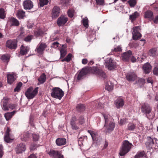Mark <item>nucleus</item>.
<instances>
[{"label":"nucleus","instance_id":"774afa93","mask_svg":"<svg viewBox=\"0 0 158 158\" xmlns=\"http://www.w3.org/2000/svg\"><path fill=\"white\" fill-rule=\"evenodd\" d=\"M28 158H37L36 156L34 154L30 155Z\"/></svg>","mask_w":158,"mask_h":158},{"label":"nucleus","instance_id":"4be33fe9","mask_svg":"<svg viewBox=\"0 0 158 158\" xmlns=\"http://www.w3.org/2000/svg\"><path fill=\"white\" fill-rule=\"evenodd\" d=\"M8 100L9 98H8L5 97L4 98L2 101V103L3 106V109L4 110L8 111L9 110V108L7 106Z\"/></svg>","mask_w":158,"mask_h":158},{"label":"nucleus","instance_id":"f3484780","mask_svg":"<svg viewBox=\"0 0 158 158\" xmlns=\"http://www.w3.org/2000/svg\"><path fill=\"white\" fill-rule=\"evenodd\" d=\"M115 104L116 106L119 108L124 105V101L122 98L119 97L115 100Z\"/></svg>","mask_w":158,"mask_h":158},{"label":"nucleus","instance_id":"b1692460","mask_svg":"<svg viewBox=\"0 0 158 158\" xmlns=\"http://www.w3.org/2000/svg\"><path fill=\"white\" fill-rule=\"evenodd\" d=\"M7 82L9 84H12L16 79L14 75L12 74H8L7 75Z\"/></svg>","mask_w":158,"mask_h":158},{"label":"nucleus","instance_id":"bf43d9fd","mask_svg":"<svg viewBox=\"0 0 158 158\" xmlns=\"http://www.w3.org/2000/svg\"><path fill=\"white\" fill-rule=\"evenodd\" d=\"M67 14L69 17L72 18L73 16V11L71 10H69L67 12Z\"/></svg>","mask_w":158,"mask_h":158},{"label":"nucleus","instance_id":"a18cd8bd","mask_svg":"<svg viewBox=\"0 0 158 158\" xmlns=\"http://www.w3.org/2000/svg\"><path fill=\"white\" fill-rule=\"evenodd\" d=\"M145 83V80L144 79L139 78L137 83L140 86H142Z\"/></svg>","mask_w":158,"mask_h":158},{"label":"nucleus","instance_id":"393cba45","mask_svg":"<svg viewBox=\"0 0 158 158\" xmlns=\"http://www.w3.org/2000/svg\"><path fill=\"white\" fill-rule=\"evenodd\" d=\"M10 23L11 25L18 26L19 25V21L14 18H11L8 21Z\"/></svg>","mask_w":158,"mask_h":158},{"label":"nucleus","instance_id":"7c9ffc66","mask_svg":"<svg viewBox=\"0 0 158 158\" xmlns=\"http://www.w3.org/2000/svg\"><path fill=\"white\" fill-rule=\"evenodd\" d=\"M58 151H55L54 150H51L48 152L49 155L53 158H56L60 153Z\"/></svg>","mask_w":158,"mask_h":158},{"label":"nucleus","instance_id":"5701e85b","mask_svg":"<svg viewBox=\"0 0 158 158\" xmlns=\"http://www.w3.org/2000/svg\"><path fill=\"white\" fill-rule=\"evenodd\" d=\"M66 143V140L65 138H57L56 141V143L58 146H60L65 145Z\"/></svg>","mask_w":158,"mask_h":158},{"label":"nucleus","instance_id":"f8f14e48","mask_svg":"<svg viewBox=\"0 0 158 158\" xmlns=\"http://www.w3.org/2000/svg\"><path fill=\"white\" fill-rule=\"evenodd\" d=\"M26 149V146L23 143L18 144L15 148V150L17 153H21L24 152Z\"/></svg>","mask_w":158,"mask_h":158},{"label":"nucleus","instance_id":"338daca9","mask_svg":"<svg viewBox=\"0 0 158 158\" xmlns=\"http://www.w3.org/2000/svg\"><path fill=\"white\" fill-rule=\"evenodd\" d=\"M88 62V60L86 59H83L82 60V63L83 64H85Z\"/></svg>","mask_w":158,"mask_h":158},{"label":"nucleus","instance_id":"864d4df0","mask_svg":"<svg viewBox=\"0 0 158 158\" xmlns=\"http://www.w3.org/2000/svg\"><path fill=\"white\" fill-rule=\"evenodd\" d=\"M61 57L63 58L67 54V51L64 48L61 49L60 50Z\"/></svg>","mask_w":158,"mask_h":158},{"label":"nucleus","instance_id":"37998d69","mask_svg":"<svg viewBox=\"0 0 158 158\" xmlns=\"http://www.w3.org/2000/svg\"><path fill=\"white\" fill-rule=\"evenodd\" d=\"M39 1L40 7H43L47 5L48 2V0H39Z\"/></svg>","mask_w":158,"mask_h":158},{"label":"nucleus","instance_id":"20e7f679","mask_svg":"<svg viewBox=\"0 0 158 158\" xmlns=\"http://www.w3.org/2000/svg\"><path fill=\"white\" fill-rule=\"evenodd\" d=\"M88 71L90 73L97 75L101 77L104 78L106 77L105 73L96 67H89L88 69Z\"/></svg>","mask_w":158,"mask_h":158},{"label":"nucleus","instance_id":"0eeeda50","mask_svg":"<svg viewBox=\"0 0 158 158\" xmlns=\"http://www.w3.org/2000/svg\"><path fill=\"white\" fill-rule=\"evenodd\" d=\"M11 131L10 128L7 127L4 136V140L6 142L8 143L11 142L14 139V135L10 133Z\"/></svg>","mask_w":158,"mask_h":158},{"label":"nucleus","instance_id":"f03ea898","mask_svg":"<svg viewBox=\"0 0 158 158\" xmlns=\"http://www.w3.org/2000/svg\"><path fill=\"white\" fill-rule=\"evenodd\" d=\"M142 112L145 114L148 118L152 119L155 116V114L152 110L150 106L148 104L144 103L142 106L141 108Z\"/></svg>","mask_w":158,"mask_h":158},{"label":"nucleus","instance_id":"a211bd4d","mask_svg":"<svg viewBox=\"0 0 158 158\" xmlns=\"http://www.w3.org/2000/svg\"><path fill=\"white\" fill-rule=\"evenodd\" d=\"M29 50V48L28 47L24 46L23 45H22L20 47V51L19 56L20 55L23 56L26 55L27 53Z\"/></svg>","mask_w":158,"mask_h":158},{"label":"nucleus","instance_id":"3c124183","mask_svg":"<svg viewBox=\"0 0 158 158\" xmlns=\"http://www.w3.org/2000/svg\"><path fill=\"white\" fill-rule=\"evenodd\" d=\"M22 85V83L20 82L17 85V86L14 89L15 92H18L20 90V88Z\"/></svg>","mask_w":158,"mask_h":158},{"label":"nucleus","instance_id":"412c9836","mask_svg":"<svg viewBox=\"0 0 158 158\" xmlns=\"http://www.w3.org/2000/svg\"><path fill=\"white\" fill-rule=\"evenodd\" d=\"M77 120V118L75 117H73L70 122V124L72 129L73 130H77L79 129V127L77 126L76 124V122Z\"/></svg>","mask_w":158,"mask_h":158},{"label":"nucleus","instance_id":"09e8293b","mask_svg":"<svg viewBox=\"0 0 158 158\" xmlns=\"http://www.w3.org/2000/svg\"><path fill=\"white\" fill-rule=\"evenodd\" d=\"M82 23L84 26L87 28L89 26L88 20L87 19L84 18L82 20Z\"/></svg>","mask_w":158,"mask_h":158},{"label":"nucleus","instance_id":"9d476101","mask_svg":"<svg viewBox=\"0 0 158 158\" xmlns=\"http://www.w3.org/2000/svg\"><path fill=\"white\" fill-rule=\"evenodd\" d=\"M47 47V45L46 43L40 42L37 46L35 51L39 54H42L45 49Z\"/></svg>","mask_w":158,"mask_h":158},{"label":"nucleus","instance_id":"c03bdc74","mask_svg":"<svg viewBox=\"0 0 158 158\" xmlns=\"http://www.w3.org/2000/svg\"><path fill=\"white\" fill-rule=\"evenodd\" d=\"M5 18V10L4 9L1 8L0 9V18L3 19Z\"/></svg>","mask_w":158,"mask_h":158},{"label":"nucleus","instance_id":"a878e982","mask_svg":"<svg viewBox=\"0 0 158 158\" xmlns=\"http://www.w3.org/2000/svg\"><path fill=\"white\" fill-rule=\"evenodd\" d=\"M46 75L44 73H43L38 78L39 82L38 84V85H39V84H43L46 81Z\"/></svg>","mask_w":158,"mask_h":158},{"label":"nucleus","instance_id":"c9c22d12","mask_svg":"<svg viewBox=\"0 0 158 158\" xmlns=\"http://www.w3.org/2000/svg\"><path fill=\"white\" fill-rule=\"evenodd\" d=\"M147 138L149 143V146L151 147L156 142V141L157 140L156 138H154L153 139L150 137H148Z\"/></svg>","mask_w":158,"mask_h":158},{"label":"nucleus","instance_id":"aec40b11","mask_svg":"<svg viewBox=\"0 0 158 158\" xmlns=\"http://www.w3.org/2000/svg\"><path fill=\"white\" fill-rule=\"evenodd\" d=\"M137 77L136 74L134 72H131L128 73L126 76L127 80L130 81H134Z\"/></svg>","mask_w":158,"mask_h":158},{"label":"nucleus","instance_id":"1a4fd4ad","mask_svg":"<svg viewBox=\"0 0 158 158\" xmlns=\"http://www.w3.org/2000/svg\"><path fill=\"white\" fill-rule=\"evenodd\" d=\"M17 41L16 40H8L6 43V47L11 49H15L17 47Z\"/></svg>","mask_w":158,"mask_h":158},{"label":"nucleus","instance_id":"c85d7f7f","mask_svg":"<svg viewBox=\"0 0 158 158\" xmlns=\"http://www.w3.org/2000/svg\"><path fill=\"white\" fill-rule=\"evenodd\" d=\"M17 17L19 19H23L25 17V12L22 10H19L17 11Z\"/></svg>","mask_w":158,"mask_h":158},{"label":"nucleus","instance_id":"bb28decb","mask_svg":"<svg viewBox=\"0 0 158 158\" xmlns=\"http://www.w3.org/2000/svg\"><path fill=\"white\" fill-rule=\"evenodd\" d=\"M88 132L90 134L94 141H96L97 139L98 135L97 133L94 131L88 130Z\"/></svg>","mask_w":158,"mask_h":158},{"label":"nucleus","instance_id":"cd10ccee","mask_svg":"<svg viewBox=\"0 0 158 158\" xmlns=\"http://www.w3.org/2000/svg\"><path fill=\"white\" fill-rule=\"evenodd\" d=\"M114 86L113 84L109 81L106 84L105 89L109 91H111L113 90Z\"/></svg>","mask_w":158,"mask_h":158},{"label":"nucleus","instance_id":"49530a36","mask_svg":"<svg viewBox=\"0 0 158 158\" xmlns=\"http://www.w3.org/2000/svg\"><path fill=\"white\" fill-rule=\"evenodd\" d=\"M156 49L153 48L150 50L149 51V54L151 56H154L156 55Z\"/></svg>","mask_w":158,"mask_h":158},{"label":"nucleus","instance_id":"2f4dec72","mask_svg":"<svg viewBox=\"0 0 158 158\" xmlns=\"http://www.w3.org/2000/svg\"><path fill=\"white\" fill-rule=\"evenodd\" d=\"M29 137V134L28 132H24L21 135V139L23 141L27 140Z\"/></svg>","mask_w":158,"mask_h":158},{"label":"nucleus","instance_id":"e2e57ef3","mask_svg":"<svg viewBox=\"0 0 158 158\" xmlns=\"http://www.w3.org/2000/svg\"><path fill=\"white\" fill-rule=\"evenodd\" d=\"M59 43L57 42H55L53 43L51 45L52 48H56L58 47Z\"/></svg>","mask_w":158,"mask_h":158},{"label":"nucleus","instance_id":"9b49d317","mask_svg":"<svg viewBox=\"0 0 158 158\" xmlns=\"http://www.w3.org/2000/svg\"><path fill=\"white\" fill-rule=\"evenodd\" d=\"M105 63L106 66L110 70L114 68L116 66L115 62L111 58L107 59Z\"/></svg>","mask_w":158,"mask_h":158},{"label":"nucleus","instance_id":"f257e3e1","mask_svg":"<svg viewBox=\"0 0 158 158\" xmlns=\"http://www.w3.org/2000/svg\"><path fill=\"white\" fill-rule=\"evenodd\" d=\"M132 146V144L128 140L123 141L119 149V156H122L126 155L130 151Z\"/></svg>","mask_w":158,"mask_h":158},{"label":"nucleus","instance_id":"dca6fc26","mask_svg":"<svg viewBox=\"0 0 158 158\" xmlns=\"http://www.w3.org/2000/svg\"><path fill=\"white\" fill-rule=\"evenodd\" d=\"M24 8L25 9L30 10L32 8L33 6V2L30 0L25 1L23 3Z\"/></svg>","mask_w":158,"mask_h":158},{"label":"nucleus","instance_id":"6e6d98bb","mask_svg":"<svg viewBox=\"0 0 158 158\" xmlns=\"http://www.w3.org/2000/svg\"><path fill=\"white\" fill-rule=\"evenodd\" d=\"M112 51L118 52H120L122 51L121 47L120 46H117L114 49L112 50Z\"/></svg>","mask_w":158,"mask_h":158},{"label":"nucleus","instance_id":"4468645a","mask_svg":"<svg viewBox=\"0 0 158 158\" xmlns=\"http://www.w3.org/2000/svg\"><path fill=\"white\" fill-rule=\"evenodd\" d=\"M132 55V52L131 51L129 50L122 54V59L123 61H127L129 60L130 58Z\"/></svg>","mask_w":158,"mask_h":158},{"label":"nucleus","instance_id":"680f3d73","mask_svg":"<svg viewBox=\"0 0 158 158\" xmlns=\"http://www.w3.org/2000/svg\"><path fill=\"white\" fill-rule=\"evenodd\" d=\"M16 105L15 104H12V103L10 104L9 105L8 108H9L10 109L13 110L15 108V107H16Z\"/></svg>","mask_w":158,"mask_h":158},{"label":"nucleus","instance_id":"473e14b6","mask_svg":"<svg viewBox=\"0 0 158 158\" xmlns=\"http://www.w3.org/2000/svg\"><path fill=\"white\" fill-rule=\"evenodd\" d=\"M147 155L143 151L139 152L135 156L134 158H143V157H146Z\"/></svg>","mask_w":158,"mask_h":158},{"label":"nucleus","instance_id":"0e129e2a","mask_svg":"<svg viewBox=\"0 0 158 158\" xmlns=\"http://www.w3.org/2000/svg\"><path fill=\"white\" fill-rule=\"evenodd\" d=\"M61 3L63 5L67 6L69 3V0H62Z\"/></svg>","mask_w":158,"mask_h":158},{"label":"nucleus","instance_id":"8fccbe9b","mask_svg":"<svg viewBox=\"0 0 158 158\" xmlns=\"http://www.w3.org/2000/svg\"><path fill=\"white\" fill-rule=\"evenodd\" d=\"M128 3L129 4L131 7H134L136 3L135 0H129L128 1Z\"/></svg>","mask_w":158,"mask_h":158},{"label":"nucleus","instance_id":"ea45409f","mask_svg":"<svg viewBox=\"0 0 158 158\" xmlns=\"http://www.w3.org/2000/svg\"><path fill=\"white\" fill-rule=\"evenodd\" d=\"M44 34V32L41 29L37 30L34 32L35 35L36 37L42 36Z\"/></svg>","mask_w":158,"mask_h":158},{"label":"nucleus","instance_id":"ddd939ff","mask_svg":"<svg viewBox=\"0 0 158 158\" xmlns=\"http://www.w3.org/2000/svg\"><path fill=\"white\" fill-rule=\"evenodd\" d=\"M60 11V8L57 6H55L52 9V19H55L59 15Z\"/></svg>","mask_w":158,"mask_h":158},{"label":"nucleus","instance_id":"69168bd1","mask_svg":"<svg viewBox=\"0 0 158 158\" xmlns=\"http://www.w3.org/2000/svg\"><path fill=\"white\" fill-rule=\"evenodd\" d=\"M147 81L148 83H151L152 84L153 83V81L152 79V78L151 77H148L147 79Z\"/></svg>","mask_w":158,"mask_h":158},{"label":"nucleus","instance_id":"a19ab883","mask_svg":"<svg viewBox=\"0 0 158 158\" xmlns=\"http://www.w3.org/2000/svg\"><path fill=\"white\" fill-rule=\"evenodd\" d=\"M72 55L71 53H69L68 55L65 57L62 60H61L62 62L66 61L69 62L70 61L71 59Z\"/></svg>","mask_w":158,"mask_h":158},{"label":"nucleus","instance_id":"6ab92c4d","mask_svg":"<svg viewBox=\"0 0 158 158\" xmlns=\"http://www.w3.org/2000/svg\"><path fill=\"white\" fill-rule=\"evenodd\" d=\"M144 72L146 74L148 73L151 71L152 67L151 65L148 63L144 64L142 67Z\"/></svg>","mask_w":158,"mask_h":158},{"label":"nucleus","instance_id":"7ed1b4c3","mask_svg":"<svg viewBox=\"0 0 158 158\" xmlns=\"http://www.w3.org/2000/svg\"><path fill=\"white\" fill-rule=\"evenodd\" d=\"M64 95V92L59 88L55 87L51 89V95L54 98L60 100Z\"/></svg>","mask_w":158,"mask_h":158},{"label":"nucleus","instance_id":"4c0bfd02","mask_svg":"<svg viewBox=\"0 0 158 158\" xmlns=\"http://www.w3.org/2000/svg\"><path fill=\"white\" fill-rule=\"evenodd\" d=\"M76 109L78 111H83L85 110V107L83 104H79L77 106Z\"/></svg>","mask_w":158,"mask_h":158},{"label":"nucleus","instance_id":"4d7b16f0","mask_svg":"<svg viewBox=\"0 0 158 158\" xmlns=\"http://www.w3.org/2000/svg\"><path fill=\"white\" fill-rule=\"evenodd\" d=\"M104 0H95L96 4L98 5H104Z\"/></svg>","mask_w":158,"mask_h":158},{"label":"nucleus","instance_id":"603ef678","mask_svg":"<svg viewBox=\"0 0 158 158\" xmlns=\"http://www.w3.org/2000/svg\"><path fill=\"white\" fill-rule=\"evenodd\" d=\"M153 73L154 75H158V65L156 64L155 65V67L153 70Z\"/></svg>","mask_w":158,"mask_h":158},{"label":"nucleus","instance_id":"f704fd0d","mask_svg":"<svg viewBox=\"0 0 158 158\" xmlns=\"http://www.w3.org/2000/svg\"><path fill=\"white\" fill-rule=\"evenodd\" d=\"M139 16V13L137 11H135L130 15V19L132 22H133Z\"/></svg>","mask_w":158,"mask_h":158},{"label":"nucleus","instance_id":"e433bc0d","mask_svg":"<svg viewBox=\"0 0 158 158\" xmlns=\"http://www.w3.org/2000/svg\"><path fill=\"white\" fill-rule=\"evenodd\" d=\"M86 74L85 69H82L78 73L77 79L78 80H81L82 77Z\"/></svg>","mask_w":158,"mask_h":158},{"label":"nucleus","instance_id":"5fc2aeb1","mask_svg":"<svg viewBox=\"0 0 158 158\" xmlns=\"http://www.w3.org/2000/svg\"><path fill=\"white\" fill-rule=\"evenodd\" d=\"M32 136L33 141H36L38 140L39 138V135L37 134H32Z\"/></svg>","mask_w":158,"mask_h":158},{"label":"nucleus","instance_id":"423d86ee","mask_svg":"<svg viewBox=\"0 0 158 158\" xmlns=\"http://www.w3.org/2000/svg\"><path fill=\"white\" fill-rule=\"evenodd\" d=\"M38 87L35 88L33 90V88L31 87L28 88L25 92L26 96L28 99H32L38 93Z\"/></svg>","mask_w":158,"mask_h":158},{"label":"nucleus","instance_id":"58836bf2","mask_svg":"<svg viewBox=\"0 0 158 158\" xmlns=\"http://www.w3.org/2000/svg\"><path fill=\"white\" fill-rule=\"evenodd\" d=\"M136 125L132 123H129L127 125V130L129 131H133L135 129Z\"/></svg>","mask_w":158,"mask_h":158},{"label":"nucleus","instance_id":"13d9d810","mask_svg":"<svg viewBox=\"0 0 158 158\" xmlns=\"http://www.w3.org/2000/svg\"><path fill=\"white\" fill-rule=\"evenodd\" d=\"M32 37L33 36L31 35H28L24 38V40L26 42L30 41L32 40Z\"/></svg>","mask_w":158,"mask_h":158},{"label":"nucleus","instance_id":"de8ad7c7","mask_svg":"<svg viewBox=\"0 0 158 158\" xmlns=\"http://www.w3.org/2000/svg\"><path fill=\"white\" fill-rule=\"evenodd\" d=\"M78 122L81 125H82L85 123L84 118L83 116L81 115L78 118Z\"/></svg>","mask_w":158,"mask_h":158},{"label":"nucleus","instance_id":"052dcab7","mask_svg":"<svg viewBox=\"0 0 158 158\" xmlns=\"http://www.w3.org/2000/svg\"><path fill=\"white\" fill-rule=\"evenodd\" d=\"M4 154L3 147L2 145H0V158H1Z\"/></svg>","mask_w":158,"mask_h":158},{"label":"nucleus","instance_id":"79ce46f5","mask_svg":"<svg viewBox=\"0 0 158 158\" xmlns=\"http://www.w3.org/2000/svg\"><path fill=\"white\" fill-rule=\"evenodd\" d=\"M10 57L9 55L7 54L3 55L1 56V59L4 62H8L9 60Z\"/></svg>","mask_w":158,"mask_h":158},{"label":"nucleus","instance_id":"c756f323","mask_svg":"<svg viewBox=\"0 0 158 158\" xmlns=\"http://www.w3.org/2000/svg\"><path fill=\"white\" fill-rule=\"evenodd\" d=\"M144 17L149 19H152L153 18V15L152 11L148 10L146 11L144 15Z\"/></svg>","mask_w":158,"mask_h":158},{"label":"nucleus","instance_id":"72a5a7b5","mask_svg":"<svg viewBox=\"0 0 158 158\" xmlns=\"http://www.w3.org/2000/svg\"><path fill=\"white\" fill-rule=\"evenodd\" d=\"M15 111H13L10 113H6L4 114V116L6 120L8 121L14 115L15 113Z\"/></svg>","mask_w":158,"mask_h":158},{"label":"nucleus","instance_id":"6e6552de","mask_svg":"<svg viewBox=\"0 0 158 158\" xmlns=\"http://www.w3.org/2000/svg\"><path fill=\"white\" fill-rule=\"evenodd\" d=\"M140 29V26H136L133 28V30L132 34V38L134 40H138L141 37V34L139 32Z\"/></svg>","mask_w":158,"mask_h":158},{"label":"nucleus","instance_id":"2eb2a0df","mask_svg":"<svg viewBox=\"0 0 158 158\" xmlns=\"http://www.w3.org/2000/svg\"><path fill=\"white\" fill-rule=\"evenodd\" d=\"M68 19L64 16H61L57 19V24L59 26L64 24L68 21Z\"/></svg>","mask_w":158,"mask_h":158},{"label":"nucleus","instance_id":"39448f33","mask_svg":"<svg viewBox=\"0 0 158 158\" xmlns=\"http://www.w3.org/2000/svg\"><path fill=\"white\" fill-rule=\"evenodd\" d=\"M103 115L105 121V127L108 131H113L115 127L114 123L113 122L109 121L108 115L106 114H103Z\"/></svg>","mask_w":158,"mask_h":158}]
</instances>
